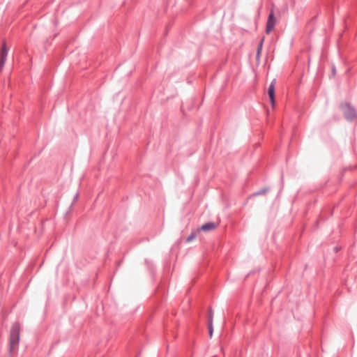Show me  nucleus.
I'll use <instances>...</instances> for the list:
<instances>
[{
  "label": "nucleus",
  "instance_id": "f257e3e1",
  "mask_svg": "<svg viewBox=\"0 0 357 357\" xmlns=\"http://www.w3.org/2000/svg\"><path fill=\"white\" fill-rule=\"evenodd\" d=\"M20 326L18 322H15L10 331L8 351L11 354L16 350L20 342Z\"/></svg>",
  "mask_w": 357,
  "mask_h": 357
},
{
  "label": "nucleus",
  "instance_id": "f03ea898",
  "mask_svg": "<svg viewBox=\"0 0 357 357\" xmlns=\"http://www.w3.org/2000/svg\"><path fill=\"white\" fill-rule=\"evenodd\" d=\"M340 108L342 111L344 118L348 121H352L356 118V111L350 103L342 102L340 105Z\"/></svg>",
  "mask_w": 357,
  "mask_h": 357
},
{
  "label": "nucleus",
  "instance_id": "7ed1b4c3",
  "mask_svg": "<svg viewBox=\"0 0 357 357\" xmlns=\"http://www.w3.org/2000/svg\"><path fill=\"white\" fill-rule=\"evenodd\" d=\"M8 50L6 44L3 42L0 52V73L2 71L7 59Z\"/></svg>",
  "mask_w": 357,
  "mask_h": 357
},
{
  "label": "nucleus",
  "instance_id": "20e7f679",
  "mask_svg": "<svg viewBox=\"0 0 357 357\" xmlns=\"http://www.w3.org/2000/svg\"><path fill=\"white\" fill-rule=\"evenodd\" d=\"M276 23L275 18L274 17L273 11L271 10L268 15L266 26V33H269L274 28Z\"/></svg>",
  "mask_w": 357,
  "mask_h": 357
},
{
  "label": "nucleus",
  "instance_id": "39448f33",
  "mask_svg": "<svg viewBox=\"0 0 357 357\" xmlns=\"http://www.w3.org/2000/svg\"><path fill=\"white\" fill-rule=\"evenodd\" d=\"M275 79H273L270 84L268 89V94L271 102L272 106L275 105Z\"/></svg>",
  "mask_w": 357,
  "mask_h": 357
},
{
  "label": "nucleus",
  "instance_id": "423d86ee",
  "mask_svg": "<svg viewBox=\"0 0 357 357\" xmlns=\"http://www.w3.org/2000/svg\"><path fill=\"white\" fill-rule=\"evenodd\" d=\"M270 188L269 187H264L260 190H259L258 191L255 192H253L252 194H251L250 195V197H257V196H259V195H266L267 192H268L270 191Z\"/></svg>",
  "mask_w": 357,
  "mask_h": 357
},
{
  "label": "nucleus",
  "instance_id": "0eeeda50",
  "mask_svg": "<svg viewBox=\"0 0 357 357\" xmlns=\"http://www.w3.org/2000/svg\"><path fill=\"white\" fill-rule=\"evenodd\" d=\"M216 227V225L214 222H209L204 224L201 227L200 230L208 231L214 229Z\"/></svg>",
  "mask_w": 357,
  "mask_h": 357
},
{
  "label": "nucleus",
  "instance_id": "6e6552de",
  "mask_svg": "<svg viewBox=\"0 0 357 357\" xmlns=\"http://www.w3.org/2000/svg\"><path fill=\"white\" fill-rule=\"evenodd\" d=\"M263 42H264V39H262L260 41L259 44L258 45V47L257 49V55H256L257 59H259V55H260V53L262 50Z\"/></svg>",
  "mask_w": 357,
  "mask_h": 357
},
{
  "label": "nucleus",
  "instance_id": "1a4fd4ad",
  "mask_svg": "<svg viewBox=\"0 0 357 357\" xmlns=\"http://www.w3.org/2000/svg\"><path fill=\"white\" fill-rule=\"evenodd\" d=\"M213 311L210 307L208 311V323H213Z\"/></svg>",
  "mask_w": 357,
  "mask_h": 357
},
{
  "label": "nucleus",
  "instance_id": "9d476101",
  "mask_svg": "<svg viewBox=\"0 0 357 357\" xmlns=\"http://www.w3.org/2000/svg\"><path fill=\"white\" fill-rule=\"evenodd\" d=\"M208 329L209 336H210V337H212L213 333V323H208Z\"/></svg>",
  "mask_w": 357,
  "mask_h": 357
},
{
  "label": "nucleus",
  "instance_id": "9b49d317",
  "mask_svg": "<svg viewBox=\"0 0 357 357\" xmlns=\"http://www.w3.org/2000/svg\"><path fill=\"white\" fill-rule=\"evenodd\" d=\"M196 236H197L196 232L192 231V232L190 234V236L186 238V241H187V242H190V241H191L192 239L195 238Z\"/></svg>",
  "mask_w": 357,
  "mask_h": 357
},
{
  "label": "nucleus",
  "instance_id": "f8f14e48",
  "mask_svg": "<svg viewBox=\"0 0 357 357\" xmlns=\"http://www.w3.org/2000/svg\"><path fill=\"white\" fill-rule=\"evenodd\" d=\"M78 197V194L77 193L74 197V201H75Z\"/></svg>",
  "mask_w": 357,
  "mask_h": 357
},
{
  "label": "nucleus",
  "instance_id": "ddd939ff",
  "mask_svg": "<svg viewBox=\"0 0 357 357\" xmlns=\"http://www.w3.org/2000/svg\"><path fill=\"white\" fill-rule=\"evenodd\" d=\"M333 73H335V68H333Z\"/></svg>",
  "mask_w": 357,
  "mask_h": 357
}]
</instances>
